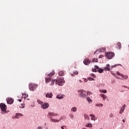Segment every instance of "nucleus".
<instances>
[{"mask_svg": "<svg viewBox=\"0 0 129 129\" xmlns=\"http://www.w3.org/2000/svg\"><path fill=\"white\" fill-rule=\"evenodd\" d=\"M96 106H100V104H96Z\"/></svg>", "mask_w": 129, "mask_h": 129, "instance_id": "a18cd8bd", "label": "nucleus"}, {"mask_svg": "<svg viewBox=\"0 0 129 129\" xmlns=\"http://www.w3.org/2000/svg\"><path fill=\"white\" fill-rule=\"evenodd\" d=\"M105 70L107 71H109L110 70V68H107V67H105L104 68Z\"/></svg>", "mask_w": 129, "mask_h": 129, "instance_id": "473e14b6", "label": "nucleus"}, {"mask_svg": "<svg viewBox=\"0 0 129 129\" xmlns=\"http://www.w3.org/2000/svg\"><path fill=\"white\" fill-rule=\"evenodd\" d=\"M71 110L74 112H76V111H77V108L76 107H73L72 108Z\"/></svg>", "mask_w": 129, "mask_h": 129, "instance_id": "6ab92c4d", "label": "nucleus"}, {"mask_svg": "<svg viewBox=\"0 0 129 129\" xmlns=\"http://www.w3.org/2000/svg\"><path fill=\"white\" fill-rule=\"evenodd\" d=\"M58 75L59 76H63V75H64V72L62 71H59L58 73Z\"/></svg>", "mask_w": 129, "mask_h": 129, "instance_id": "5701e85b", "label": "nucleus"}, {"mask_svg": "<svg viewBox=\"0 0 129 129\" xmlns=\"http://www.w3.org/2000/svg\"><path fill=\"white\" fill-rule=\"evenodd\" d=\"M41 107L43 109H47L49 107V104L48 103H44L43 104L41 105Z\"/></svg>", "mask_w": 129, "mask_h": 129, "instance_id": "423d86ee", "label": "nucleus"}, {"mask_svg": "<svg viewBox=\"0 0 129 129\" xmlns=\"http://www.w3.org/2000/svg\"><path fill=\"white\" fill-rule=\"evenodd\" d=\"M87 100L89 102H92V100H91V99H90V98H89V97L87 98Z\"/></svg>", "mask_w": 129, "mask_h": 129, "instance_id": "c85d7f7f", "label": "nucleus"}, {"mask_svg": "<svg viewBox=\"0 0 129 129\" xmlns=\"http://www.w3.org/2000/svg\"><path fill=\"white\" fill-rule=\"evenodd\" d=\"M121 77H122V78H123V79H127V78H128V76H124L123 75H122V76H121Z\"/></svg>", "mask_w": 129, "mask_h": 129, "instance_id": "393cba45", "label": "nucleus"}, {"mask_svg": "<svg viewBox=\"0 0 129 129\" xmlns=\"http://www.w3.org/2000/svg\"><path fill=\"white\" fill-rule=\"evenodd\" d=\"M100 96L103 98L104 101L105 100V99L107 98V97L104 94H101Z\"/></svg>", "mask_w": 129, "mask_h": 129, "instance_id": "aec40b11", "label": "nucleus"}, {"mask_svg": "<svg viewBox=\"0 0 129 129\" xmlns=\"http://www.w3.org/2000/svg\"><path fill=\"white\" fill-rule=\"evenodd\" d=\"M97 69H96L95 67V69H92V71L93 72H97V70H96Z\"/></svg>", "mask_w": 129, "mask_h": 129, "instance_id": "f704fd0d", "label": "nucleus"}, {"mask_svg": "<svg viewBox=\"0 0 129 129\" xmlns=\"http://www.w3.org/2000/svg\"><path fill=\"white\" fill-rule=\"evenodd\" d=\"M18 101H19V102H22V100L21 99L18 100Z\"/></svg>", "mask_w": 129, "mask_h": 129, "instance_id": "de8ad7c7", "label": "nucleus"}, {"mask_svg": "<svg viewBox=\"0 0 129 129\" xmlns=\"http://www.w3.org/2000/svg\"><path fill=\"white\" fill-rule=\"evenodd\" d=\"M110 66H109V64H108L106 65V67L108 68H109Z\"/></svg>", "mask_w": 129, "mask_h": 129, "instance_id": "49530a36", "label": "nucleus"}, {"mask_svg": "<svg viewBox=\"0 0 129 129\" xmlns=\"http://www.w3.org/2000/svg\"><path fill=\"white\" fill-rule=\"evenodd\" d=\"M36 129H43V127H42V126H38Z\"/></svg>", "mask_w": 129, "mask_h": 129, "instance_id": "79ce46f5", "label": "nucleus"}, {"mask_svg": "<svg viewBox=\"0 0 129 129\" xmlns=\"http://www.w3.org/2000/svg\"><path fill=\"white\" fill-rule=\"evenodd\" d=\"M124 87H125V88H128V87L126 86H124Z\"/></svg>", "mask_w": 129, "mask_h": 129, "instance_id": "09e8293b", "label": "nucleus"}, {"mask_svg": "<svg viewBox=\"0 0 129 129\" xmlns=\"http://www.w3.org/2000/svg\"><path fill=\"white\" fill-rule=\"evenodd\" d=\"M122 121H123V122H125V121L124 120V119H122Z\"/></svg>", "mask_w": 129, "mask_h": 129, "instance_id": "3c124183", "label": "nucleus"}, {"mask_svg": "<svg viewBox=\"0 0 129 129\" xmlns=\"http://www.w3.org/2000/svg\"><path fill=\"white\" fill-rule=\"evenodd\" d=\"M84 117L85 118H86V119H88V120H89L90 119L89 116H88V115L87 114L84 115Z\"/></svg>", "mask_w": 129, "mask_h": 129, "instance_id": "bb28decb", "label": "nucleus"}, {"mask_svg": "<svg viewBox=\"0 0 129 129\" xmlns=\"http://www.w3.org/2000/svg\"><path fill=\"white\" fill-rule=\"evenodd\" d=\"M103 57H104V56H103V55H100L99 56V58H103Z\"/></svg>", "mask_w": 129, "mask_h": 129, "instance_id": "a19ab883", "label": "nucleus"}, {"mask_svg": "<svg viewBox=\"0 0 129 129\" xmlns=\"http://www.w3.org/2000/svg\"><path fill=\"white\" fill-rule=\"evenodd\" d=\"M50 121H52V122H59V120L57 119H54L53 118H50Z\"/></svg>", "mask_w": 129, "mask_h": 129, "instance_id": "4be33fe9", "label": "nucleus"}, {"mask_svg": "<svg viewBox=\"0 0 129 129\" xmlns=\"http://www.w3.org/2000/svg\"><path fill=\"white\" fill-rule=\"evenodd\" d=\"M100 92H103V93H106V92H107V91H106V90H100Z\"/></svg>", "mask_w": 129, "mask_h": 129, "instance_id": "2f4dec72", "label": "nucleus"}, {"mask_svg": "<svg viewBox=\"0 0 129 129\" xmlns=\"http://www.w3.org/2000/svg\"><path fill=\"white\" fill-rule=\"evenodd\" d=\"M91 76L95 78H96V76L94 74H92Z\"/></svg>", "mask_w": 129, "mask_h": 129, "instance_id": "ea45409f", "label": "nucleus"}, {"mask_svg": "<svg viewBox=\"0 0 129 129\" xmlns=\"http://www.w3.org/2000/svg\"><path fill=\"white\" fill-rule=\"evenodd\" d=\"M0 107L2 110L4 112H7V105L4 103L0 104Z\"/></svg>", "mask_w": 129, "mask_h": 129, "instance_id": "39448f33", "label": "nucleus"}, {"mask_svg": "<svg viewBox=\"0 0 129 129\" xmlns=\"http://www.w3.org/2000/svg\"><path fill=\"white\" fill-rule=\"evenodd\" d=\"M115 77H116V75L114 74Z\"/></svg>", "mask_w": 129, "mask_h": 129, "instance_id": "603ef678", "label": "nucleus"}, {"mask_svg": "<svg viewBox=\"0 0 129 129\" xmlns=\"http://www.w3.org/2000/svg\"><path fill=\"white\" fill-rule=\"evenodd\" d=\"M29 87L30 91H34L38 87V86L35 84H29Z\"/></svg>", "mask_w": 129, "mask_h": 129, "instance_id": "f03ea898", "label": "nucleus"}, {"mask_svg": "<svg viewBox=\"0 0 129 129\" xmlns=\"http://www.w3.org/2000/svg\"><path fill=\"white\" fill-rule=\"evenodd\" d=\"M51 81V78H45V82L46 83H49Z\"/></svg>", "mask_w": 129, "mask_h": 129, "instance_id": "f3484780", "label": "nucleus"}, {"mask_svg": "<svg viewBox=\"0 0 129 129\" xmlns=\"http://www.w3.org/2000/svg\"><path fill=\"white\" fill-rule=\"evenodd\" d=\"M93 62H98V59L97 58H94L92 60Z\"/></svg>", "mask_w": 129, "mask_h": 129, "instance_id": "72a5a7b5", "label": "nucleus"}, {"mask_svg": "<svg viewBox=\"0 0 129 129\" xmlns=\"http://www.w3.org/2000/svg\"><path fill=\"white\" fill-rule=\"evenodd\" d=\"M54 75H55V72L52 71L49 74L47 75V76L51 77V76H54Z\"/></svg>", "mask_w": 129, "mask_h": 129, "instance_id": "4468645a", "label": "nucleus"}, {"mask_svg": "<svg viewBox=\"0 0 129 129\" xmlns=\"http://www.w3.org/2000/svg\"><path fill=\"white\" fill-rule=\"evenodd\" d=\"M90 94H92V93H91V92H87V95H90Z\"/></svg>", "mask_w": 129, "mask_h": 129, "instance_id": "4c0bfd02", "label": "nucleus"}, {"mask_svg": "<svg viewBox=\"0 0 129 129\" xmlns=\"http://www.w3.org/2000/svg\"><path fill=\"white\" fill-rule=\"evenodd\" d=\"M124 108H125V105H123L122 106V108H121V110L119 111V113H122L123 112V109H124Z\"/></svg>", "mask_w": 129, "mask_h": 129, "instance_id": "dca6fc26", "label": "nucleus"}, {"mask_svg": "<svg viewBox=\"0 0 129 129\" xmlns=\"http://www.w3.org/2000/svg\"><path fill=\"white\" fill-rule=\"evenodd\" d=\"M78 74V72L76 71L74 73V74H72V76H75V75H77Z\"/></svg>", "mask_w": 129, "mask_h": 129, "instance_id": "cd10ccee", "label": "nucleus"}, {"mask_svg": "<svg viewBox=\"0 0 129 129\" xmlns=\"http://www.w3.org/2000/svg\"><path fill=\"white\" fill-rule=\"evenodd\" d=\"M110 116L111 117H113V114H112V113L110 114Z\"/></svg>", "mask_w": 129, "mask_h": 129, "instance_id": "c03bdc74", "label": "nucleus"}, {"mask_svg": "<svg viewBox=\"0 0 129 129\" xmlns=\"http://www.w3.org/2000/svg\"><path fill=\"white\" fill-rule=\"evenodd\" d=\"M95 67L97 70V71L99 72V73H103V69L99 68V67H98L97 66H95Z\"/></svg>", "mask_w": 129, "mask_h": 129, "instance_id": "6e6552de", "label": "nucleus"}, {"mask_svg": "<svg viewBox=\"0 0 129 129\" xmlns=\"http://www.w3.org/2000/svg\"><path fill=\"white\" fill-rule=\"evenodd\" d=\"M7 103H8V104H13V103H14V100L12 98L8 99L7 100Z\"/></svg>", "mask_w": 129, "mask_h": 129, "instance_id": "1a4fd4ad", "label": "nucleus"}, {"mask_svg": "<svg viewBox=\"0 0 129 129\" xmlns=\"http://www.w3.org/2000/svg\"><path fill=\"white\" fill-rule=\"evenodd\" d=\"M100 104L101 106H103V104Z\"/></svg>", "mask_w": 129, "mask_h": 129, "instance_id": "8fccbe9b", "label": "nucleus"}, {"mask_svg": "<svg viewBox=\"0 0 129 129\" xmlns=\"http://www.w3.org/2000/svg\"><path fill=\"white\" fill-rule=\"evenodd\" d=\"M55 81H56V80H52L50 83V85H54V84H55Z\"/></svg>", "mask_w": 129, "mask_h": 129, "instance_id": "a878e982", "label": "nucleus"}, {"mask_svg": "<svg viewBox=\"0 0 129 129\" xmlns=\"http://www.w3.org/2000/svg\"><path fill=\"white\" fill-rule=\"evenodd\" d=\"M70 117H71V118H73V117H74V116L73 115V114H71L70 115Z\"/></svg>", "mask_w": 129, "mask_h": 129, "instance_id": "58836bf2", "label": "nucleus"}, {"mask_svg": "<svg viewBox=\"0 0 129 129\" xmlns=\"http://www.w3.org/2000/svg\"><path fill=\"white\" fill-rule=\"evenodd\" d=\"M85 126L87 127H92L93 125L91 123H89Z\"/></svg>", "mask_w": 129, "mask_h": 129, "instance_id": "b1692460", "label": "nucleus"}, {"mask_svg": "<svg viewBox=\"0 0 129 129\" xmlns=\"http://www.w3.org/2000/svg\"><path fill=\"white\" fill-rule=\"evenodd\" d=\"M79 93L81 97H83V98H85V97H86V92H85V91L81 90L79 91Z\"/></svg>", "mask_w": 129, "mask_h": 129, "instance_id": "7ed1b4c3", "label": "nucleus"}, {"mask_svg": "<svg viewBox=\"0 0 129 129\" xmlns=\"http://www.w3.org/2000/svg\"><path fill=\"white\" fill-rule=\"evenodd\" d=\"M83 63L85 65H89L90 64V60L89 59L86 58L84 60Z\"/></svg>", "mask_w": 129, "mask_h": 129, "instance_id": "0eeeda50", "label": "nucleus"}, {"mask_svg": "<svg viewBox=\"0 0 129 129\" xmlns=\"http://www.w3.org/2000/svg\"><path fill=\"white\" fill-rule=\"evenodd\" d=\"M88 80L89 81H95V80H94V79L93 78H88Z\"/></svg>", "mask_w": 129, "mask_h": 129, "instance_id": "c756f323", "label": "nucleus"}, {"mask_svg": "<svg viewBox=\"0 0 129 129\" xmlns=\"http://www.w3.org/2000/svg\"><path fill=\"white\" fill-rule=\"evenodd\" d=\"M64 127H64V126H61V129H67V128H64Z\"/></svg>", "mask_w": 129, "mask_h": 129, "instance_id": "37998d69", "label": "nucleus"}, {"mask_svg": "<svg viewBox=\"0 0 129 129\" xmlns=\"http://www.w3.org/2000/svg\"><path fill=\"white\" fill-rule=\"evenodd\" d=\"M37 102H38V103H39V104H41L42 105H43V102H42L40 100H37Z\"/></svg>", "mask_w": 129, "mask_h": 129, "instance_id": "7c9ffc66", "label": "nucleus"}, {"mask_svg": "<svg viewBox=\"0 0 129 129\" xmlns=\"http://www.w3.org/2000/svg\"><path fill=\"white\" fill-rule=\"evenodd\" d=\"M106 57L108 58V59H111L112 57H114V53L109 52L108 53H105Z\"/></svg>", "mask_w": 129, "mask_h": 129, "instance_id": "20e7f679", "label": "nucleus"}, {"mask_svg": "<svg viewBox=\"0 0 129 129\" xmlns=\"http://www.w3.org/2000/svg\"><path fill=\"white\" fill-rule=\"evenodd\" d=\"M105 50H106L105 48L102 47L101 48L98 49V51L99 52H101L102 53H103V52H105Z\"/></svg>", "mask_w": 129, "mask_h": 129, "instance_id": "f8f14e48", "label": "nucleus"}, {"mask_svg": "<svg viewBox=\"0 0 129 129\" xmlns=\"http://www.w3.org/2000/svg\"><path fill=\"white\" fill-rule=\"evenodd\" d=\"M116 74H117V75H119V76H121V77L122 75V74H120V73H119V72H117Z\"/></svg>", "mask_w": 129, "mask_h": 129, "instance_id": "c9c22d12", "label": "nucleus"}, {"mask_svg": "<svg viewBox=\"0 0 129 129\" xmlns=\"http://www.w3.org/2000/svg\"><path fill=\"white\" fill-rule=\"evenodd\" d=\"M118 65H119V64H115V65H114V66H112L111 67V68H114V67H116L117 66H118ZM119 65H120V64H119Z\"/></svg>", "mask_w": 129, "mask_h": 129, "instance_id": "e433bc0d", "label": "nucleus"}, {"mask_svg": "<svg viewBox=\"0 0 129 129\" xmlns=\"http://www.w3.org/2000/svg\"><path fill=\"white\" fill-rule=\"evenodd\" d=\"M63 97H64L62 95H58L56 96V98H57V99H62Z\"/></svg>", "mask_w": 129, "mask_h": 129, "instance_id": "a211bd4d", "label": "nucleus"}, {"mask_svg": "<svg viewBox=\"0 0 129 129\" xmlns=\"http://www.w3.org/2000/svg\"><path fill=\"white\" fill-rule=\"evenodd\" d=\"M116 48L117 49H121V43H120V42H118L117 43Z\"/></svg>", "mask_w": 129, "mask_h": 129, "instance_id": "ddd939ff", "label": "nucleus"}, {"mask_svg": "<svg viewBox=\"0 0 129 129\" xmlns=\"http://www.w3.org/2000/svg\"><path fill=\"white\" fill-rule=\"evenodd\" d=\"M63 83H65V81L63 79H59L55 80V84H57L59 86H62Z\"/></svg>", "mask_w": 129, "mask_h": 129, "instance_id": "f257e3e1", "label": "nucleus"}, {"mask_svg": "<svg viewBox=\"0 0 129 129\" xmlns=\"http://www.w3.org/2000/svg\"><path fill=\"white\" fill-rule=\"evenodd\" d=\"M21 116H23V114L20 113H17L16 114L15 117L16 118H19V117H21Z\"/></svg>", "mask_w": 129, "mask_h": 129, "instance_id": "9b49d317", "label": "nucleus"}, {"mask_svg": "<svg viewBox=\"0 0 129 129\" xmlns=\"http://www.w3.org/2000/svg\"><path fill=\"white\" fill-rule=\"evenodd\" d=\"M52 96H53V94H52V93H47L46 95V97H48L49 98H52Z\"/></svg>", "mask_w": 129, "mask_h": 129, "instance_id": "9d476101", "label": "nucleus"}, {"mask_svg": "<svg viewBox=\"0 0 129 129\" xmlns=\"http://www.w3.org/2000/svg\"><path fill=\"white\" fill-rule=\"evenodd\" d=\"M90 116H91V119L92 120H95V116L93 114H90Z\"/></svg>", "mask_w": 129, "mask_h": 129, "instance_id": "412c9836", "label": "nucleus"}, {"mask_svg": "<svg viewBox=\"0 0 129 129\" xmlns=\"http://www.w3.org/2000/svg\"><path fill=\"white\" fill-rule=\"evenodd\" d=\"M48 115H51V116H57V114L56 113H48Z\"/></svg>", "mask_w": 129, "mask_h": 129, "instance_id": "2eb2a0df", "label": "nucleus"}]
</instances>
